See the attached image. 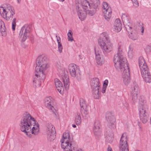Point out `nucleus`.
Segmentation results:
<instances>
[{
    "instance_id": "obj_1",
    "label": "nucleus",
    "mask_w": 151,
    "mask_h": 151,
    "mask_svg": "<svg viewBox=\"0 0 151 151\" xmlns=\"http://www.w3.org/2000/svg\"><path fill=\"white\" fill-rule=\"evenodd\" d=\"M20 129L28 137L32 138L39 134V126L33 117L26 113L21 121Z\"/></svg>"
},
{
    "instance_id": "obj_2",
    "label": "nucleus",
    "mask_w": 151,
    "mask_h": 151,
    "mask_svg": "<svg viewBox=\"0 0 151 151\" xmlns=\"http://www.w3.org/2000/svg\"><path fill=\"white\" fill-rule=\"evenodd\" d=\"M118 49L117 53L114 55V58L115 66L118 71L122 73L124 82L126 85H127L130 80L129 69L127 64L126 68L125 67L127 60L123 56L121 47L119 46Z\"/></svg>"
},
{
    "instance_id": "obj_3",
    "label": "nucleus",
    "mask_w": 151,
    "mask_h": 151,
    "mask_svg": "<svg viewBox=\"0 0 151 151\" xmlns=\"http://www.w3.org/2000/svg\"><path fill=\"white\" fill-rule=\"evenodd\" d=\"M89 0H76V9L79 18L81 21L85 19L87 14L92 16L96 11L97 4H89Z\"/></svg>"
},
{
    "instance_id": "obj_4",
    "label": "nucleus",
    "mask_w": 151,
    "mask_h": 151,
    "mask_svg": "<svg viewBox=\"0 0 151 151\" xmlns=\"http://www.w3.org/2000/svg\"><path fill=\"white\" fill-rule=\"evenodd\" d=\"M106 118L107 122L108 128L106 129L105 135L107 140L111 143L114 139L113 131L116 129V119L110 112L106 113Z\"/></svg>"
},
{
    "instance_id": "obj_5",
    "label": "nucleus",
    "mask_w": 151,
    "mask_h": 151,
    "mask_svg": "<svg viewBox=\"0 0 151 151\" xmlns=\"http://www.w3.org/2000/svg\"><path fill=\"white\" fill-rule=\"evenodd\" d=\"M61 142V148L64 151H82L81 149H77L74 147L73 142L71 140L68 131L63 133Z\"/></svg>"
},
{
    "instance_id": "obj_6",
    "label": "nucleus",
    "mask_w": 151,
    "mask_h": 151,
    "mask_svg": "<svg viewBox=\"0 0 151 151\" xmlns=\"http://www.w3.org/2000/svg\"><path fill=\"white\" fill-rule=\"evenodd\" d=\"M102 35V38L99 40V43L104 53L106 55L112 51L113 45L106 33H103Z\"/></svg>"
},
{
    "instance_id": "obj_7",
    "label": "nucleus",
    "mask_w": 151,
    "mask_h": 151,
    "mask_svg": "<svg viewBox=\"0 0 151 151\" xmlns=\"http://www.w3.org/2000/svg\"><path fill=\"white\" fill-rule=\"evenodd\" d=\"M146 101L144 99L140 98L139 99L138 111L140 119L143 123H146L149 119L147 113V106L145 104Z\"/></svg>"
},
{
    "instance_id": "obj_8",
    "label": "nucleus",
    "mask_w": 151,
    "mask_h": 151,
    "mask_svg": "<svg viewBox=\"0 0 151 151\" xmlns=\"http://www.w3.org/2000/svg\"><path fill=\"white\" fill-rule=\"evenodd\" d=\"M36 63L35 71L37 73H40L43 78L44 72L48 67L46 58L44 55L39 56L37 59Z\"/></svg>"
},
{
    "instance_id": "obj_9",
    "label": "nucleus",
    "mask_w": 151,
    "mask_h": 151,
    "mask_svg": "<svg viewBox=\"0 0 151 151\" xmlns=\"http://www.w3.org/2000/svg\"><path fill=\"white\" fill-rule=\"evenodd\" d=\"M91 86L93 97L95 99H99L100 97L101 89L99 78H93L91 81Z\"/></svg>"
},
{
    "instance_id": "obj_10",
    "label": "nucleus",
    "mask_w": 151,
    "mask_h": 151,
    "mask_svg": "<svg viewBox=\"0 0 151 151\" xmlns=\"http://www.w3.org/2000/svg\"><path fill=\"white\" fill-rule=\"evenodd\" d=\"M0 14L1 16L6 20H11L13 15L15 14L14 8L12 6H9L4 8L0 7Z\"/></svg>"
},
{
    "instance_id": "obj_11",
    "label": "nucleus",
    "mask_w": 151,
    "mask_h": 151,
    "mask_svg": "<svg viewBox=\"0 0 151 151\" xmlns=\"http://www.w3.org/2000/svg\"><path fill=\"white\" fill-rule=\"evenodd\" d=\"M68 69L72 77L76 78L78 80L80 79L81 77V71L76 64L73 63L70 64L68 66Z\"/></svg>"
},
{
    "instance_id": "obj_12",
    "label": "nucleus",
    "mask_w": 151,
    "mask_h": 151,
    "mask_svg": "<svg viewBox=\"0 0 151 151\" xmlns=\"http://www.w3.org/2000/svg\"><path fill=\"white\" fill-rule=\"evenodd\" d=\"M30 31V28L27 24H25L21 28L19 34V37L22 42L25 41L27 39Z\"/></svg>"
},
{
    "instance_id": "obj_13",
    "label": "nucleus",
    "mask_w": 151,
    "mask_h": 151,
    "mask_svg": "<svg viewBox=\"0 0 151 151\" xmlns=\"http://www.w3.org/2000/svg\"><path fill=\"white\" fill-rule=\"evenodd\" d=\"M46 134L47 140L51 142L54 140L56 136L55 128L51 124H48L46 126Z\"/></svg>"
},
{
    "instance_id": "obj_14",
    "label": "nucleus",
    "mask_w": 151,
    "mask_h": 151,
    "mask_svg": "<svg viewBox=\"0 0 151 151\" xmlns=\"http://www.w3.org/2000/svg\"><path fill=\"white\" fill-rule=\"evenodd\" d=\"M127 140V133H123L121 137L119 145V151H129Z\"/></svg>"
},
{
    "instance_id": "obj_15",
    "label": "nucleus",
    "mask_w": 151,
    "mask_h": 151,
    "mask_svg": "<svg viewBox=\"0 0 151 151\" xmlns=\"http://www.w3.org/2000/svg\"><path fill=\"white\" fill-rule=\"evenodd\" d=\"M96 61L97 64L99 65H102L104 63L105 59L102 55L101 50L98 48L94 49Z\"/></svg>"
},
{
    "instance_id": "obj_16",
    "label": "nucleus",
    "mask_w": 151,
    "mask_h": 151,
    "mask_svg": "<svg viewBox=\"0 0 151 151\" xmlns=\"http://www.w3.org/2000/svg\"><path fill=\"white\" fill-rule=\"evenodd\" d=\"M39 72L37 73L35 71V75L33 77V84L36 87H40L42 81H43L45 78V75L44 74V77Z\"/></svg>"
},
{
    "instance_id": "obj_17",
    "label": "nucleus",
    "mask_w": 151,
    "mask_h": 151,
    "mask_svg": "<svg viewBox=\"0 0 151 151\" xmlns=\"http://www.w3.org/2000/svg\"><path fill=\"white\" fill-rule=\"evenodd\" d=\"M122 19L126 30L129 31L131 28V26H132L133 25L132 22L129 20L128 15L126 14H122Z\"/></svg>"
},
{
    "instance_id": "obj_18",
    "label": "nucleus",
    "mask_w": 151,
    "mask_h": 151,
    "mask_svg": "<svg viewBox=\"0 0 151 151\" xmlns=\"http://www.w3.org/2000/svg\"><path fill=\"white\" fill-rule=\"evenodd\" d=\"M139 92V88L137 85L135 84L131 88V96L132 103L135 104L137 100V94Z\"/></svg>"
},
{
    "instance_id": "obj_19",
    "label": "nucleus",
    "mask_w": 151,
    "mask_h": 151,
    "mask_svg": "<svg viewBox=\"0 0 151 151\" xmlns=\"http://www.w3.org/2000/svg\"><path fill=\"white\" fill-rule=\"evenodd\" d=\"M53 99L52 97L49 96L45 98L44 100V103L45 106L48 109H50L53 113L56 116V111L52 105Z\"/></svg>"
},
{
    "instance_id": "obj_20",
    "label": "nucleus",
    "mask_w": 151,
    "mask_h": 151,
    "mask_svg": "<svg viewBox=\"0 0 151 151\" xmlns=\"http://www.w3.org/2000/svg\"><path fill=\"white\" fill-rule=\"evenodd\" d=\"M139 64L141 72L147 71L149 70L148 66L143 58L140 56L139 58Z\"/></svg>"
},
{
    "instance_id": "obj_21",
    "label": "nucleus",
    "mask_w": 151,
    "mask_h": 151,
    "mask_svg": "<svg viewBox=\"0 0 151 151\" xmlns=\"http://www.w3.org/2000/svg\"><path fill=\"white\" fill-rule=\"evenodd\" d=\"M133 25L131 26V28L129 31L126 30L128 32L129 37L133 40H136L138 38L137 33L135 30H133Z\"/></svg>"
},
{
    "instance_id": "obj_22",
    "label": "nucleus",
    "mask_w": 151,
    "mask_h": 151,
    "mask_svg": "<svg viewBox=\"0 0 151 151\" xmlns=\"http://www.w3.org/2000/svg\"><path fill=\"white\" fill-rule=\"evenodd\" d=\"M80 104L81 107V114H84L85 115L88 114V112L87 109V106L83 99H80Z\"/></svg>"
},
{
    "instance_id": "obj_23",
    "label": "nucleus",
    "mask_w": 151,
    "mask_h": 151,
    "mask_svg": "<svg viewBox=\"0 0 151 151\" xmlns=\"http://www.w3.org/2000/svg\"><path fill=\"white\" fill-rule=\"evenodd\" d=\"M141 73L142 77L146 82L150 83L151 82V75L149 70L147 71H142Z\"/></svg>"
},
{
    "instance_id": "obj_24",
    "label": "nucleus",
    "mask_w": 151,
    "mask_h": 151,
    "mask_svg": "<svg viewBox=\"0 0 151 151\" xmlns=\"http://www.w3.org/2000/svg\"><path fill=\"white\" fill-rule=\"evenodd\" d=\"M55 85L58 91L60 93L62 94L64 91V88L61 82L58 79L54 80Z\"/></svg>"
},
{
    "instance_id": "obj_25",
    "label": "nucleus",
    "mask_w": 151,
    "mask_h": 151,
    "mask_svg": "<svg viewBox=\"0 0 151 151\" xmlns=\"http://www.w3.org/2000/svg\"><path fill=\"white\" fill-rule=\"evenodd\" d=\"M100 126L99 121L98 120H96L94 123L93 128L94 133L95 135L97 136L99 135Z\"/></svg>"
},
{
    "instance_id": "obj_26",
    "label": "nucleus",
    "mask_w": 151,
    "mask_h": 151,
    "mask_svg": "<svg viewBox=\"0 0 151 151\" xmlns=\"http://www.w3.org/2000/svg\"><path fill=\"white\" fill-rule=\"evenodd\" d=\"M122 26L120 20L119 19H116L114 25V31L117 32L120 31L122 29Z\"/></svg>"
},
{
    "instance_id": "obj_27",
    "label": "nucleus",
    "mask_w": 151,
    "mask_h": 151,
    "mask_svg": "<svg viewBox=\"0 0 151 151\" xmlns=\"http://www.w3.org/2000/svg\"><path fill=\"white\" fill-rule=\"evenodd\" d=\"M65 89L67 90L69 87V78L67 75H65L62 77Z\"/></svg>"
},
{
    "instance_id": "obj_28",
    "label": "nucleus",
    "mask_w": 151,
    "mask_h": 151,
    "mask_svg": "<svg viewBox=\"0 0 151 151\" xmlns=\"http://www.w3.org/2000/svg\"><path fill=\"white\" fill-rule=\"evenodd\" d=\"M112 12V10H109L108 11L103 12L104 17L106 21H109L111 16Z\"/></svg>"
},
{
    "instance_id": "obj_29",
    "label": "nucleus",
    "mask_w": 151,
    "mask_h": 151,
    "mask_svg": "<svg viewBox=\"0 0 151 151\" xmlns=\"http://www.w3.org/2000/svg\"><path fill=\"white\" fill-rule=\"evenodd\" d=\"M75 122L77 125H79L81 124V117L79 113H77L75 114Z\"/></svg>"
},
{
    "instance_id": "obj_30",
    "label": "nucleus",
    "mask_w": 151,
    "mask_h": 151,
    "mask_svg": "<svg viewBox=\"0 0 151 151\" xmlns=\"http://www.w3.org/2000/svg\"><path fill=\"white\" fill-rule=\"evenodd\" d=\"M111 10V8L108 6V3L106 2H103L102 3L103 12L108 11L109 10Z\"/></svg>"
},
{
    "instance_id": "obj_31",
    "label": "nucleus",
    "mask_w": 151,
    "mask_h": 151,
    "mask_svg": "<svg viewBox=\"0 0 151 151\" xmlns=\"http://www.w3.org/2000/svg\"><path fill=\"white\" fill-rule=\"evenodd\" d=\"M73 33L71 30H69L67 34L68 40L69 41H72L74 40L72 37Z\"/></svg>"
},
{
    "instance_id": "obj_32",
    "label": "nucleus",
    "mask_w": 151,
    "mask_h": 151,
    "mask_svg": "<svg viewBox=\"0 0 151 151\" xmlns=\"http://www.w3.org/2000/svg\"><path fill=\"white\" fill-rule=\"evenodd\" d=\"M128 55L129 57L130 58L132 57L133 55V48L130 47V46L129 47Z\"/></svg>"
},
{
    "instance_id": "obj_33",
    "label": "nucleus",
    "mask_w": 151,
    "mask_h": 151,
    "mask_svg": "<svg viewBox=\"0 0 151 151\" xmlns=\"http://www.w3.org/2000/svg\"><path fill=\"white\" fill-rule=\"evenodd\" d=\"M58 47L59 52L60 53H61L63 49V46L61 42H58Z\"/></svg>"
},
{
    "instance_id": "obj_34",
    "label": "nucleus",
    "mask_w": 151,
    "mask_h": 151,
    "mask_svg": "<svg viewBox=\"0 0 151 151\" xmlns=\"http://www.w3.org/2000/svg\"><path fill=\"white\" fill-rule=\"evenodd\" d=\"M6 28H3L1 29V32L2 36L4 37H5L6 35V33L5 31Z\"/></svg>"
},
{
    "instance_id": "obj_35",
    "label": "nucleus",
    "mask_w": 151,
    "mask_h": 151,
    "mask_svg": "<svg viewBox=\"0 0 151 151\" xmlns=\"http://www.w3.org/2000/svg\"><path fill=\"white\" fill-rule=\"evenodd\" d=\"M16 18L13 19L12 22V29L13 30H15V27L16 26Z\"/></svg>"
},
{
    "instance_id": "obj_36",
    "label": "nucleus",
    "mask_w": 151,
    "mask_h": 151,
    "mask_svg": "<svg viewBox=\"0 0 151 151\" xmlns=\"http://www.w3.org/2000/svg\"><path fill=\"white\" fill-rule=\"evenodd\" d=\"M93 1H91L90 2V0L89 1V4H95L96 3L97 4V6H98L99 4V0H93Z\"/></svg>"
},
{
    "instance_id": "obj_37",
    "label": "nucleus",
    "mask_w": 151,
    "mask_h": 151,
    "mask_svg": "<svg viewBox=\"0 0 151 151\" xmlns=\"http://www.w3.org/2000/svg\"><path fill=\"white\" fill-rule=\"evenodd\" d=\"M134 6L135 7H137L139 6V3L137 0H131Z\"/></svg>"
},
{
    "instance_id": "obj_38",
    "label": "nucleus",
    "mask_w": 151,
    "mask_h": 151,
    "mask_svg": "<svg viewBox=\"0 0 151 151\" xmlns=\"http://www.w3.org/2000/svg\"><path fill=\"white\" fill-rule=\"evenodd\" d=\"M5 26L4 22L0 19V28H5Z\"/></svg>"
},
{
    "instance_id": "obj_39",
    "label": "nucleus",
    "mask_w": 151,
    "mask_h": 151,
    "mask_svg": "<svg viewBox=\"0 0 151 151\" xmlns=\"http://www.w3.org/2000/svg\"><path fill=\"white\" fill-rule=\"evenodd\" d=\"M108 80H106L104 82V85L103 86H106V87L107 86L108 84Z\"/></svg>"
},
{
    "instance_id": "obj_40",
    "label": "nucleus",
    "mask_w": 151,
    "mask_h": 151,
    "mask_svg": "<svg viewBox=\"0 0 151 151\" xmlns=\"http://www.w3.org/2000/svg\"><path fill=\"white\" fill-rule=\"evenodd\" d=\"M106 88V86H103L102 90V93H104L105 92Z\"/></svg>"
},
{
    "instance_id": "obj_41",
    "label": "nucleus",
    "mask_w": 151,
    "mask_h": 151,
    "mask_svg": "<svg viewBox=\"0 0 151 151\" xmlns=\"http://www.w3.org/2000/svg\"><path fill=\"white\" fill-rule=\"evenodd\" d=\"M56 37L57 38V40L58 42H58H61L60 37L59 36H58L57 35H56Z\"/></svg>"
},
{
    "instance_id": "obj_42",
    "label": "nucleus",
    "mask_w": 151,
    "mask_h": 151,
    "mask_svg": "<svg viewBox=\"0 0 151 151\" xmlns=\"http://www.w3.org/2000/svg\"><path fill=\"white\" fill-rule=\"evenodd\" d=\"M108 151H112L111 147L110 146H109L107 148Z\"/></svg>"
},
{
    "instance_id": "obj_43",
    "label": "nucleus",
    "mask_w": 151,
    "mask_h": 151,
    "mask_svg": "<svg viewBox=\"0 0 151 151\" xmlns=\"http://www.w3.org/2000/svg\"><path fill=\"white\" fill-rule=\"evenodd\" d=\"M144 27L143 26H142L141 27V32L142 34H143L144 33Z\"/></svg>"
},
{
    "instance_id": "obj_44",
    "label": "nucleus",
    "mask_w": 151,
    "mask_h": 151,
    "mask_svg": "<svg viewBox=\"0 0 151 151\" xmlns=\"http://www.w3.org/2000/svg\"><path fill=\"white\" fill-rule=\"evenodd\" d=\"M72 126L74 128H76V125L75 124H73Z\"/></svg>"
},
{
    "instance_id": "obj_45",
    "label": "nucleus",
    "mask_w": 151,
    "mask_h": 151,
    "mask_svg": "<svg viewBox=\"0 0 151 151\" xmlns=\"http://www.w3.org/2000/svg\"><path fill=\"white\" fill-rule=\"evenodd\" d=\"M21 1V0H17V1L18 3H20Z\"/></svg>"
},
{
    "instance_id": "obj_46",
    "label": "nucleus",
    "mask_w": 151,
    "mask_h": 151,
    "mask_svg": "<svg viewBox=\"0 0 151 151\" xmlns=\"http://www.w3.org/2000/svg\"><path fill=\"white\" fill-rule=\"evenodd\" d=\"M135 151H139L138 150H136Z\"/></svg>"
}]
</instances>
